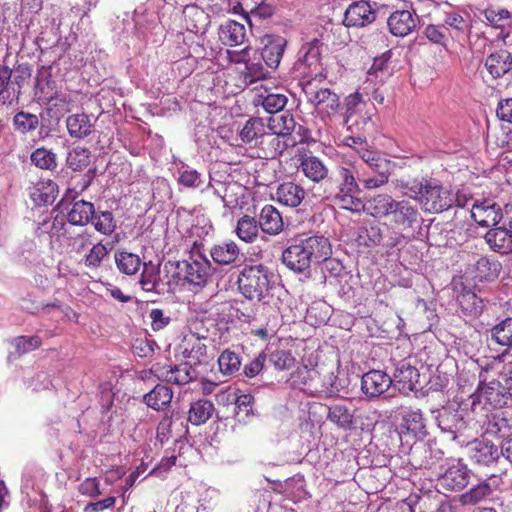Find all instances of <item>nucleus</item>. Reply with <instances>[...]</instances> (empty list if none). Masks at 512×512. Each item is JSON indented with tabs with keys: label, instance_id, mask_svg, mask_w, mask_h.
Listing matches in <instances>:
<instances>
[{
	"label": "nucleus",
	"instance_id": "f257e3e1",
	"mask_svg": "<svg viewBox=\"0 0 512 512\" xmlns=\"http://www.w3.org/2000/svg\"><path fill=\"white\" fill-rule=\"evenodd\" d=\"M368 212L386 218L389 225L400 232H413L422 222L418 206L409 199L396 200L389 194H377L368 201Z\"/></svg>",
	"mask_w": 512,
	"mask_h": 512
},
{
	"label": "nucleus",
	"instance_id": "f03ea898",
	"mask_svg": "<svg viewBox=\"0 0 512 512\" xmlns=\"http://www.w3.org/2000/svg\"><path fill=\"white\" fill-rule=\"evenodd\" d=\"M499 362H491L479 373L477 392L472 396L471 411L482 416H489L493 409L502 408L507 403L508 393L502 387L500 379L492 375L491 369H497Z\"/></svg>",
	"mask_w": 512,
	"mask_h": 512
},
{
	"label": "nucleus",
	"instance_id": "7ed1b4c3",
	"mask_svg": "<svg viewBox=\"0 0 512 512\" xmlns=\"http://www.w3.org/2000/svg\"><path fill=\"white\" fill-rule=\"evenodd\" d=\"M300 388L309 394H338L348 387L347 377H338L324 365L304 366L297 371Z\"/></svg>",
	"mask_w": 512,
	"mask_h": 512
},
{
	"label": "nucleus",
	"instance_id": "20e7f679",
	"mask_svg": "<svg viewBox=\"0 0 512 512\" xmlns=\"http://www.w3.org/2000/svg\"><path fill=\"white\" fill-rule=\"evenodd\" d=\"M271 274L263 264L245 265L237 278L239 292L250 301L262 302L270 296Z\"/></svg>",
	"mask_w": 512,
	"mask_h": 512
},
{
	"label": "nucleus",
	"instance_id": "39448f33",
	"mask_svg": "<svg viewBox=\"0 0 512 512\" xmlns=\"http://www.w3.org/2000/svg\"><path fill=\"white\" fill-rule=\"evenodd\" d=\"M416 200L422 205L425 212L441 213L452 207L454 197L452 191L442 182L433 177L425 176L419 180V189Z\"/></svg>",
	"mask_w": 512,
	"mask_h": 512
},
{
	"label": "nucleus",
	"instance_id": "423d86ee",
	"mask_svg": "<svg viewBox=\"0 0 512 512\" xmlns=\"http://www.w3.org/2000/svg\"><path fill=\"white\" fill-rule=\"evenodd\" d=\"M302 90L307 101L323 116L331 118L339 113L341 109L340 97L331 89L317 88L312 81H303Z\"/></svg>",
	"mask_w": 512,
	"mask_h": 512
},
{
	"label": "nucleus",
	"instance_id": "0eeeda50",
	"mask_svg": "<svg viewBox=\"0 0 512 512\" xmlns=\"http://www.w3.org/2000/svg\"><path fill=\"white\" fill-rule=\"evenodd\" d=\"M322 42L318 39H314L302 46L304 51L303 56L299 59L297 64V70L304 78H308L307 81L321 82L326 78L323 73V64L321 62V47Z\"/></svg>",
	"mask_w": 512,
	"mask_h": 512
},
{
	"label": "nucleus",
	"instance_id": "6e6552de",
	"mask_svg": "<svg viewBox=\"0 0 512 512\" xmlns=\"http://www.w3.org/2000/svg\"><path fill=\"white\" fill-rule=\"evenodd\" d=\"M151 373L161 381L177 385H185L197 379L199 372L187 362L181 365L155 363L150 368Z\"/></svg>",
	"mask_w": 512,
	"mask_h": 512
},
{
	"label": "nucleus",
	"instance_id": "1a4fd4ad",
	"mask_svg": "<svg viewBox=\"0 0 512 512\" xmlns=\"http://www.w3.org/2000/svg\"><path fill=\"white\" fill-rule=\"evenodd\" d=\"M394 163L387 158H378L369 168L357 171V178L365 189H377L388 183Z\"/></svg>",
	"mask_w": 512,
	"mask_h": 512
},
{
	"label": "nucleus",
	"instance_id": "9d476101",
	"mask_svg": "<svg viewBox=\"0 0 512 512\" xmlns=\"http://www.w3.org/2000/svg\"><path fill=\"white\" fill-rule=\"evenodd\" d=\"M207 338L200 337L195 333L185 335L181 344V354L186 362L197 369L198 366L207 365L210 360Z\"/></svg>",
	"mask_w": 512,
	"mask_h": 512
},
{
	"label": "nucleus",
	"instance_id": "9b49d317",
	"mask_svg": "<svg viewBox=\"0 0 512 512\" xmlns=\"http://www.w3.org/2000/svg\"><path fill=\"white\" fill-rule=\"evenodd\" d=\"M376 10L366 0L351 3L343 18V25L347 28H363L374 22Z\"/></svg>",
	"mask_w": 512,
	"mask_h": 512
},
{
	"label": "nucleus",
	"instance_id": "f8f14e48",
	"mask_svg": "<svg viewBox=\"0 0 512 512\" xmlns=\"http://www.w3.org/2000/svg\"><path fill=\"white\" fill-rule=\"evenodd\" d=\"M185 279L196 286L204 285L210 276L211 263L199 252L193 251L190 260L183 261Z\"/></svg>",
	"mask_w": 512,
	"mask_h": 512
},
{
	"label": "nucleus",
	"instance_id": "ddd939ff",
	"mask_svg": "<svg viewBox=\"0 0 512 512\" xmlns=\"http://www.w3.org/2000/svg\"><path fill=\"white\" fill-rule=\"evenodd\" d=\"M418 23V16L410 10H396L387 19L390 33L396 37H405L412 33Z\"/></svg>",
	"mask_w": 512,
	"mask_h": 512
},
{
	"label": "nucleus",
	"instance_id": "4468645a",
	"mask_svg": "<svg viewBox=\"0 0 512 512\" xmlns=\"http://www.w3.org/2000/svg\"><path fill=\"white\" fill-rule=\"evenodd\" d=\"M307 192L304 187L294 181L280 183L275 191L274 199L289 208L299 207L305 200Z\"/></svg>",
	"mask_w": 512,
	"mask_h": 512
},
{
	"label": "nucleus",
	"instance_id": "2eb2a0df",
	"mask_svg": "<svg viewBox=\"0 0 512 512\" xmlns=\"http://www.w3.org/2000/svg\"><path fill=\"white\" fill-rule=\"evenodd\" d=\"M469 457L473 463L483 466H490L501 456L498 447L486 439L473 441L469 448Z\"/></svg>",
	"mask_w": 512,
	"mask_h": 512
},
{
	"label": "nucleus",
	"instance_id": "dca6fc26",
	"mask_svg": "<svg viewBox=\"0 0 512 512\" xmlns=\"http://www.w3.org/2000/svg\"><path fill=\"white\" fill-rule=\"evenodd\" d=\"M470 471L466 465L461 462L452 464L439 477L438 484L447 490H461L469 483Z\"/></svg>",
	"mask_w": 512,
	"mask_h": 512
},
{
	"label": "nucleus",
	"instance_id": "f3484780",
	"mask_svg": "<svg viewBox=\"0 0 512 512\" xmlns=\"http://www.w3.org/2000/svg\"><path fill=\"white\" fill-rule=\"evenodd\" d=\"M471 217L479 226L492 227L501 220V208L491 200L477 202L472 206Z\"/></svg>",
	"mask_w": 512,
	"mask_h": 512
},
{
	"label": "nucleus",
	"instance_id": "a211bd4d",
	"mask_svg": "<svg viewBox=\"0 0 512 512\" xmlns=\"http://www.w3.org/2000/svg\"><path fill=\"white\" fill-rule=\"evenodd\" d=\"M282 262L288 269L298 273L306 271L312 264L301 241L283 251Z\"/></svg>",
	"mask_w": 512,
	"mask_h": 512
},
{
	"label": "nucleus",
	"instance_id": "6ab92c4d",
	"mask_svg": "<svg viewBox=\"0 0 512 512\" xmlns=\"http://www.w3.org/2000/svg\"><path fill=\"white\" fill-rule=\"evenodd\" d=\"M482 15L487 24L493 28L500 29L497 38L505 42L510 34L506 29L510 27L512 22V14L510 11L506 8L489 6L482 11Z\"/></svg>",
	"mask_w": 512,
	"mask_h": 512
},
{
	"label": "nucleus",
	"instance_id": "aec40b11",
	"mask_svg": "<svg viewBox=\"0 0 512 512\" xmlns=\"http://www.w3.org/2000/svg\"><path fill=\"white\" fill-rule=\"evenodd\" d=\"M258 223L260 230L270 236L279 235L284 230V221L280 211L271 204L262 207Z\"/></svg>",
	"mask_w": 512,
	"mask_h": 512
},
{
	"label": "nucleus",
	"instance_id": "412c9836",
	"mask_svg": "<svg viewBox=\"0 0 512 512\" xmlns=\"http://www.w3.org/2000/svg\"><path fill=\"white\" fill-rule=\"evenodd\" d=\"M393 383L392 378L383 371L371 370L361 379V387L366 395L376 397L388 390Z\"/></svg>",
	"mask_w": 512,
	"mask_h": 512
},
{
	"label": "nucleus",
	"instance_id": "4be33fe9",
	"mask_svg": "<svg viewBox=\"0 0 512 512\" xmlns=\"http://www.w3.org/2000/svg\"><path fill=\"white\" fill-rule=\"evenodd\" d=\"M306 249L309 260L313 264H319L330 258L332 254V247L328 238L324 236H310L301 240Z\"/></svg>",
	"mask_w": 512,
	"mask_h": 512
},
{
	"label": "nucleus",
	"instance_id": "5701e85b",
	"mask_svg": "<svg viewBox=\"0 0 512 512\" xmlns=\"http://www.w3.org/2000/svg\"><path fill=\"white\" fill-rule=\"evenodd\" d=\"M456 301L462 314L467 317L476 318L481 315L484 309L483 300L463 284H461L460 290L457 291Z\"/></svg>",
	"mask_w": 512,
	"mask_h": 512
},
{
	"label": "nucleus",
	"instance_id": "b1692460",
	"mask_svg": "<svg viewBox=\"0 0 512 512\" xmlns=\"http://www.w3.org/2000/svg\"><path fill=\"white\" fill-rule=\"evenodd\" d=\"M57 83L52 78L49 69L41 67L38 71L35 83V96L38 102L48 104L53 101L57 93Z\"/></svg>",
	"mask_w": 512,
	"mask_h": 512
},
{
	"label": "nucleus",
	"instance_id": "393cba45",
	"mask_svg": "<svg viewBox=\"0 0 512 512\" xmlns=\"http://www.w3.org/2000/svg\"><path fill=\"white\" fill-rule=\"evenodd\" d=\"M485 67L494 79H499L512 71V55L506 50L491 53L485 60Z\"/></svg>",
	"mask_w": 512,
	"mask_h": 512
},
{
	"label": "nucleus",
	"instance_id": "a878e982",
	"mask_svg": "<svg viewBox=\"0 0 512 512\" xmlns=\"http://www.w3.org/2000/svg\"><path fill=\"white\" fill-rule=\"evenodd\" d=\"M502 270L501 263L493 257H480L473 265V278L479 282L496 280Z\"/></svg>",
	"mask_w": 512,
	"mask_h": 512
},
{
	"label": "nucleus",
	"instance_id": "bb28decb",
	"mask_svg": "<svg viewBox=\"0 0 512 512\" xmlns=\"http://www.w3.org/2000/svg\"><path fill=\"white\" fill-rule=\"evenodd\" d=\"M419 377L420 375L418 370L414 366L403 361L397 366L392 380L399 390L413 391L417 389Z\"/></svg>",
	"mask_w": 512,
	"mask_h": 512
},
{
	"label": "nucleus",
	"instance_id": "cd10ccee",
	"mask_svg": "<svg viewBox=\"0 0 512 512\" xmlns=\"http://www.w3.org/2000/svg\"><path fill=\"white\" fill-rule=\"evenodd\" d=\"M359 193V187H338L334 199L340 208L359 213L365 207L363 201L359 198Z\"/></svg>",
	"mask_w": 512,
	"mask_h": 512
},
{
	"label": "nucleus",
	"instance_id": "c85d7f7f",
	"mask_svg": "<svg viewBox=\"0 0 512 512\" xmlns=\"http://www.w3.org/2000/svg\"><path fill=\"white\" fill-rule=\"evenodd\" d=\"M302 411L307 416H350L348 408L342 402L326 404L312 400L304 404Z\"/></svg>",
	"mask_w": 512,
	"mask_h": 512
},
{
	"label": "nucleus",
	"instance_id": "c756f323",
	"mask_svg": "<svg viewBox=\"0 0 512 512\" xmlns=\"http://www.w3.org/2000/svg\"><path fill=\"white\" fill-rule=\"evenodd\" d=\"M489 247L498 253L508 254L512 252V233L507 228H494L485 235Z\"/></svg>",
	"mask_w": 512,
	"mask_h": 512
},
{
	"label": "nucleus",
	"instance_id": "7c9ffc66",
	"mask_svg": "<svg viewBox=\"0 0 512 512\" xmlns=\"http://www.w3.org/2000/svg\"><path fill=\"white\" fill-rule=\"evenodd\" d=\"M219 38L226 46L241 45L246 38L245 26L234 20H229L220 26Z\"/></svg>",
	"mask_w": 512,
	"mask_h": 512
},
{
	"label": "nucleus",
	"instance_id": "2f4dec72",
	"mask_svg": "<svg viewBox=\"0 0 512 512\" xmlns=\"http://www.w3.org/2000/svg\"><path fill=\"white\" fill-rule=\"evenodd\" d=\"M95 207L92 202L77 200L67 214V220L71 225L86 226L94 216Z\"/></svg>",
	"mask_w": 512,
	"mask_h": 512
},
{
	"label": "nucleus",
	"instance_id": "473e14b6",
	"mask_svg": "<svg viewBox=\"0 0 512 512\" xmlns=\"http://www.w3.org/2000/svg\"><path fill=\"white\" fill-rule=\"evenodd\" d=\"M210 255L215 263L229 265L239 258L240 249L234 241H224L215 244L210 250Z\"/></svg>",
	"mask_w": 512,
	"mask_h": 512
},
{
	"label": "nucleus",
	"instance_id": "72a5a7b5",
	"mask_svg": "<svg viewBox=\"0 0 512 512\" xmlns=\"http://www.w3.org/2000/svg\"><path fill=\"white\" fill-rule=\"evenodd\" d=\"M66 127L70 137L84 139L92 133L93 125L86 113H76L66 118Z\"/></svg>",
	"mask_w": 512,
	"mask_h": 512
},
{
	"label": "nucleus",
	"instance_id": "f704fd0d",
	"mask_svg": "<svg viewBox=\"0 0 512 512\" xmlns=\"http://www.w3.org/2000/svg\"><path fill=\"white\" fill-rule=\"evenodd\" d=\"M296 140L293 137H288L278 133H267L263 138L261 145L266 144L269 146V151L265 157L276 158L281 156L288 147L296 145Z\"/></svg>",
	"mask_w": 512,
	"mask_h": 512
},
{
	"label": "nucleus",
	"instance_id": "c9c22d12",
	"mask_svg": "<svg viewBox=\"0 0 512 512\" xmlns=\"http://www.w3.org/2000/svg\"><path fill=\"white\" fill-rule=\"evenodd\" d=\"M114 261L120 273L127 276H133L144 264L139 255L128 252L126 250H119L114 253Z\"/></svg>",
	"mask_w": 512,
	"mask_h": 512
},
{
	"label": "nucleus",
	"instance_id": "e433bc0d",
	"mask_svg": "<svg viewBox=\"0 0 512 512\" xmlns=\"http://www.w3.org/2000/svg\"><path fill=\"white\" fill-rule=\"evenodd\" d=\"M490 340L506 348V352L512 348V317L502 319L489 330Z\"/></svg>",
	"mask_w": 512,
	"mask_h": 512
},
{
	"label": "nucleus",
	"instance_id": "4c0bfd02",
	"mask_svg": "<svg viewBox=\"0 0 512 512\" xmlns=\"http://www.w3.org/2000/svg\"><path fill=\"white\" fill-rule=\"evenodd\" d=\"M266 135V126L261 118H250L239 132L241 141L245 144H260Z\"/></svg>",
	"mask_w": 512,
	"mask_h": 512
},
{
	"label": "nucleus",
	"instance_id": "58836bf2",
	"mask_svg": "<svg viewBox=\"0 0 512 512\" xmlns=\"http://www.w3.org/2000/svg\"><path fill=\"white\" fill-rule=\"evenodd\" d=\"M173 397L172 390L164 385H156L149 393L144 396L146 405L155 411H164L171 403Z\"/></svg>",
	"mask_w": 512,
	"mask_h": 512
},
{
	"label": "nucleus",
	"instance_id": "ea45409f",
	"mask_svg": "<svg viewBox=\"0 0 512 512\" xmlns=\"http://www.w3.org/2000/svg\"><path fill=\"white\" fill-rule=\"evenodd\" d=\"M259 223L249 215H243L237 221L235 233L237 237L245 243H253L259 236Z\"/></svg>",
	"mask_w": 512,
	"mask_h": 512
},
{
	"label": "nucleus",
	"instance_id": "a19ab883",
	"mask_svg": "<svg viewBox=\"0 0 512 512\" xmlns=\"http://www.w3.org/2000/svg\"><path fill=\"white\" fill-rule=\"evenodd\" d=\"M181 419L162 418L157 428V434L161 441L169 437L181 438L188 433L187 423L184 424L183 421H180Z\"/></svg>",
	"mask_w": 512,
	"mask_h": 512
},
{
	"label": "nucleus",
	"instance_id": "79ce46f5",
	"mask_svg": "<svg viewBox=\"0 0 512 512\" xmlns=\"http://www.w3.org/2000/svg\"><path fill=\"white\" fill-rule=\"evenodd\" d=\"M286 41L283 38L270 39L261 51V57L270 68H277L284 53Z\"/></svg>",
	"mask_w": 512,
	"mask_h": 512
},
{
	"label": "nucleus",
	"instance_id": "37998d69",
	"mask_svg": "<svg viewBox=\"0 0 512 512\" xmlns=\"http://www.w3.org/2000/svg\"><path fill=\"white\" fill-rule=\"evenodd\" d=\"M303 174L313 182H320L328 175V169L316 156H306L300 163Z\"/></svg>",
	"mask_w": 512,
	"mask_h": 512
},
{
	"label": "nucleus",
	"instance_id": "c03bdc74",
	"mask_svg": "<svg viewBox=\"0 0 512 512\" xmlns=\"http://www.w3.org/2000/svg\"><path fill=\"white\" fill-rule=\"evenodd\" d=\"M110 250L102 242H98L90 248L83 258V264L91 271L98 270L108 258Z\"/></svg>",
	"mask_w": 512,
	"mask_h": 512
},
{
	"label": "nucleus",
	"instance_id": "a18cd8bd",
	"mask_svg": "<svg viewBox=\"0 0 512 512\" xmlns=\"http://www.w3.org/2000/svg\"><path fill=\"white\" fill-rule=\"evenodd\" d=\"M143 270L139 280V284L145 292H157V287L160 284V269L159 266L149 263L142 265Z\"/></svg>",
	"mask_w": 512,
	"mask_h": 512
},
{
	"label": "nucleus",
	"instance_id": "49530a36",
	"mask_svg": "<svg viewBox=\"0 0 512 512\" xmlns=\"http://www.w3.org/2000/svg\"><path fill=\"white\" fill-rule=\"evenodd\" d=\"M178 174L177 182L179 185L186 188L200 189L202 192L206 189L203 187L204 180L202 178V174L196 169H193L188 165H183L179 168Z\"/></svg>",
	"mask_w": 512,
	"mask_h": 512
},
{
	"label": "nucleus",
	"instance_id": "de8ad7c7",
	"mask_svg": "<svg viewBox=\"0 0 512 512\" xmlns=\"http://www.w3.org/2000/svg\"><path fill=\"white\" fill-rule=\"evenodd\" d=\"M506 353L497 356L494 358L492 362H499L500 365H497V369H491L492 375L496 377V379H500L502 382V387L505 389L506 393H508L509 397H512V362L507 364L504 363L503 358Z\"/></svg>",
	"mask_w": 512,
	"mask_h": 512
},
{
	"label": "nucleus",
	"instance_id": "09e8293b",
	"mask_svg": "<svg viewBox=\"0 0 512 512\" xmlns=\"http://www.w3.org/2000/svg\"><path fill=\"white\" fill-rule=\"evenodd\" d=\"M90 223L97 232L106 236L111 235L117 228L116 220L111 211H94V216Z\"/></svg>",
	"mask_w": 512,
	"mask_h": 512
},
{
	"label": "nucleus",
	"instance_id": "8fccbe9b",
	"mask_svg": "<svg viewBox=\"0 0 512 512\" xmlns=\"http://www.w3.org/2000/svg\"><path fill=\"white\" fill-rule=\"evenodd\" d=\"M64 229V235L66 236L67 245L71 248L72 252L81 254L92 244V235L87 231L80 233H73L68 229L64 228V224L61 223Z\"/></svg>",
	"mask_w": 512,
	"mask_h": 512
},
{
	"label": "nucleus",
	"instance_id": "3c124183",
	"mask_svg": "<svg viewBox=\"0 0 512 512\" xmlns=\"http://www.w3.org/2000/svg\"><path fill=\"white\" fill-rule=\"evenodd\" d=\"M39 123L37 115L25 111H19L13 117L14 129L20 134H27L35 131L38 128Z\"/></svg>",
	"mask_w": 512,
	"mask_h": 512
},
{
	"label": "nucleus",
	"instance_id": "603ef678",
	"mask_svg": "<svg viewBox=\"0 0 512 512\" xmlns=\"http://www.w3.org/2000/svg\"><path fill=\"white\" fill-rule=\"evenodd\" d=\"M219 371L223 375H233L241 367V360L237 353L226 349L218 357Z\"/></svg>",
	"mask_w": 512,
	"mask_h": 512
},
{
	"label": "nucleus",
	"instance_id": "864d4df0",
	"mask_svg": "<svg viewBox=\"0 0 512 512\" xmlns=\"http://www.w3.org/2000/svg\"><path fill=\"white\" fill-rule=\"evenodd\" d=\"M366 106L363 95L358 91L349 94L344 102V123L348 124L350 119L360 114Z\"/></svg>",
	"mask_w": 512,
	"mask_h": 512
},
{
	"label": "nucleus",
	"instance_id": "5fc2aeb1",
	"mask_svg": "<svg viewBox=\"0 0 512 512\" xmlns=\"http://www.w3.org/2000/svg\"><path fill=\"white\" fill-rule=\"evenodd\" d=\"M90 150L84 147L73 148L67 156V165L74 171H81L90 164Z\"/></svg>",
	"mask_w": 512,
	"mask_h": 512
},
{
	"label": "nucleus",
	"instance_id": "6e6d98bb",
	"mask_svg": "<svg viewBox=\"0 0 512 512\" xmlns=\"http://www.w3.org/2000/svg\"><path fill=\"white\" fill-rule=\"evenodd\" d=\"M32 163L45 170H53L57 166L56 155L45 148H38L31 154Z\"/></svg>",
	"mask_w": 512,
	"mask_h": 512
},
{
	"label": "nucleus",
	"instance_id": "4d7b16f0",
	"mask_svg": "<svg viewBox=\"0 0 512 512\" xmlns=\"http://www.w3.org/2000/svg\"><path fill=\"white\" fill-rule=\"evenodd\" d=\"M443 26L450 28L455 37L463 36L469 30L468 21L457 12L446 13Z\"/></svg>",
	"mask_w": 512,
	"mask_h": 512
},
{
	"label": "nucleus",
	"instance_id": "13d9d810",
	"mask_svg": "<svg viewBox=\"0 0 512 512\" xmlns=\"http://www.w3.org/2000/svg\"><path fill=\"white\" fill-rule=\"evenodd\" d=\"M492 493V488L487 482H482L461 496L464 505L475 504Z\"/></svg>",
	"mask_w": 512,
	"mask_h": 512
},
{
	"label": "nucleus",
	"instance_id": "bf43d9fd",
	"mask_svg": "<svg viewBox=\"0 0 512 512\" xmlns=\"http://www.w3.org/2000/svg\"><path fill=\"white\" fill-rule=\"evenodd\" d=\"M13 345L18 356H22L38 349L42 345V339L38 335L18 336L14 339Z\"/></svg>",
	"mask_w": 512,
	"mask_h": 512
},
{
	"label": "nucleus",
	"instance_id": "052dcab7",
	"mask_svg": "<svg viewBox=\"0 0 512 512\" xmlns=\"http://www.w3.org/2000/svg\"><path fill=\"white\" fill-rule=\"evenodd\" d=\"M236 8L241 9V14L250 23L249 14H255L260 17H265L267 7L263 5L262 0H241L236 3Z\"/></svg>",
	"mask_w": 512,
	"mask_h": 512
},
{
	"label": "nucleus",
	"instance_id": "680f3d73",
	"mask_svg": "<svg viewBox=\"0 0 512 512\" xmlns=\"http://www.w3.org/2000/svg\"><path fill=\"white\" fill-rule=\"evenodd\" d=\"M286 104L287 97L281 93H269L262 100V107L270 114L280 112Z\"/></svg>",
	"mask_w": 512,
	"mask_h": 512
},
{
	"label": "nucleus",
	"instance_id": "e2e57ef3",
	"mask_svg": "<svg viewBox=\"0 0 512 512\" xmlns=\"http://www.w3.org/2000/svg\"><path fill=\"white\" fill-rule=\"evenodd\" d=\"M270 361L277 370H288L294 366L295 358L290 351L275 350L270 355Z\"/></svg>",
	"mask_w": 512,
	"mask_h": 512
},
{
	"label": "nucleus",
	"instance_id": "0e129e2a",
	"mask_svg": "<svg viewBox=\"0 0 512 512\" xmlns=\"http://www.w3.org/2000/svg\"><path fill=\"white\" fill-rule=\"evenodd\" d=\"M422 420L423 418H401V423L398 424L400 434L425 435L426 432L422 431L425 427Z\"/></svg>",
	"mask_w": 512,
	"mask_h": 512
},
{
	"label": "nucleus",
	"instance_id": "69168bd1",
	"mask_svg": "<svg viewBox=\"0 0 512 512\" xmlns=\"http://www.w3.org/2000/svg\"><path fill=\"white\" fill-rule=\"evenodd\" d=\"M267 71L261 63H246L244 80L247 84H253L266 77Z\"/></svg>",
	"mask_w": 512,
	"mask_h": 512
},
{
	"label": "nucleus",
	"instance_id": "338daca9",
	"mask_svg": "<svg viewBox=\"0 0 512 512\" xmlns=\"http://www.w3.org/2000/svg\"><path fill=\"white\" fill-rule=\"evenodd\" d=\"M213 412V403L203 398L191 404L189 416H212Z\"/></svg>",
	"mask_w": 512,
	"mask_h": 512
},
{
	"label": "nucleus",
	"instance_id": "774afa93",
	"mask_svg": "<svg viewBox=\"0 0 512 512\" xmlns=\"http://www.w3.org/2000/svg\"><path fill=\"white\" fill-rule=\"evenodd\" d=\"M255 399L251 394H244L236 400V415L251 416L254 414L253 405Z\"/></svg>",
	"mask_w": 512,
	"mask_h": 512
}]
</instances>
